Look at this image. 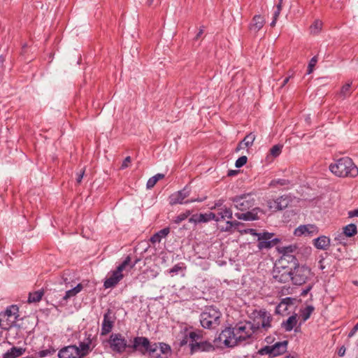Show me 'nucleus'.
Returning a JSON list of instances; mask_svg holds the SVG:
<instances>
[{"label": "nucleus", "instance_id": "f257e3e1", "mask_svg": "<svg viewBox=\"0 0 358 358\" xmlns=\"http://www.w3.org/2000/svg\"><path fill=\"white\" fill-rule=\"evenodd\" d=\"M259 331V324L257 326L250 322H239L234 327H226L219 335V340L227 347H234L242 341L253 338V335Z\"/></svg>", "mask_w": 358, "mask_h": 358}, {"label": "nucleus", "instance_id": "f03ea898", "mask_svg": "<svg viewBox=\"0 0 358 358\" xmlns=\"http://www.w3.org/2000/svg\"><path fill=\"white\" fill-rule=\"evenodd\" d=\"M329 170L340 178H355L358 176V168L348 157H341L329 165Z\"/></svg>", "mask_w": 358, "mask_h": 358}, {"label": "nucleus", "instance_id": "7ed1b4c3", "mask_svg": "<svg viewBox=\"0 0 358 358\" xmlns=\"http://www.w3.org/2000/svg\"><path fill=\"white\" fill-rule=\"evenodd\" d=\"M221 312L213 306L206 307L200 315V322L205 329H213L220 323Z\"/></svg>", "mask_w": 358, "mask_h": 358}, {"label": "nucleus", "instance_id": "20e7f679", "mask_svg": "<svg viewBox=\"0 0 358 358\" xmlns=\"http://www.w3.org/2000/svg\"><path fill=\"white\" fill-rule=\"evenodd\" d=\"M130 350L129 352H138L141 355L145 356L150 352L151 355L154 354L155 350V345H152L149 339L144 336H136L133 338V341L130 340Z\"/></svg>", "mask_w": 358, "mask_h": 358}, {"label": "nucleus", "instance_id": "39448f33", "mask_svg": "<svg viewBox=\"0 0 358 358\" xmlns=\"http://www.w3.org/2000/svg\"><path fill=\"white\" fill-rule=\"evenodd\" d=\"M106 342L110 350L117 354H122L127 350L128 351L130 350V343H129L126 338L120 333H112Z\"/></svg>", "mask_w": 358, "mask_h": 358}, {"label": "nucleus", "instance_id": "423d86ee", "mask_svg": "<svg viewBox=\"0 0 358 358\" xmlns=\"http://www.w3.org/2000/svg\"><path fill=\"white\" fill-rule=\"evenodd\" d=\"M313 275L310 268L304 265L296 264L294 269H291L292 282L296 285L305 284Z\"/></svg>", "mask_w": 358, "mask_h": 358}, {"label": "nucleus", "instance_id": "0eeeda50", "mask_svg": "<svg viewBox=\"0 0 358 358\" xmlns=\"http://www.w3.org/2000/svg\"><path fill=\"white\" fill-rule=\"evenodd\" d=\"M130 261V256L128 255L123 262L111 272L110 275L107 278L103 283L105 288H113L124 278L123 271L127 270V265Z\"/></svg>", "mask_w": 358, "mask_h": 358}, {"label": "nucleus", "instance_id": "6e6552de", "mask_svg": "<svg viewBox=\"0 0 358 358\" xmlns=\"http://www.w3.org/2000/svg\"><path fill=\"white\" fill-rule=\"evenodd\" d=\"M19 309L15 305L8 307L3 312L0 313V327L3 329L11 328L16 322Z\"/></svg>", "mask_w": 358, "mask_h": 358}, {"label": "nucleus", "instance_id": "1a4fd4ad", "mask_svg": "<svg viewBox=\"0 0 358 358\" xmlns=\"http://www.w3.org/2000/svg\"><path fill=\"white\" fill-rule=\"evenodd\" d=\"M236 208L241 211H247L255 206L256 199L254 193L243 194L231 199Z\"/></svg>", "mask_w": 358, "mask_h": 358}, {"label": "nucleus", "instance_id": "9d476101", "mask_svg": "<svg viewBox=\"0 0 358 358\" xmlns=\"http://www.w3.org/2000/svg\"><path fill=\"white\" fill-rule=\"evenodd\" d=\"M190 194V190L187 186L185 187L182 190L178 191L170 195L169 197V204L171 206L176 204L189 203L194 201H202V199H191L186 200L185 199L188 197Z\"/></svg>", "mask_w": 358, "mask_h": 358}, {"label": "nucleus", "instance_id": "9b49d317", "mask_svg": "<svg viewBox=\"0 0 358 358\" xmlns=\"http://www.w3.org/2000/svg\"><path fill=\"white\" fill-rule=\"evenodd\" d=\"M273 236L274 234L273 233L268 232L258 234V248L259 250L270 249L280 243V240L278 238H273Z\"/></svg>", "mask_w": 358, "mask_h": 358}, {"label": "nucleus", "instance_id": "f8f14e48", "mask_svg": "<svg viewBox=\"0 0 358 358\" xmlns=\"http://www.w3.org/2000/svg\"><path fill=\"white\" fill-rule=\"evenodd\" d=\"M115 321V317L111 309L108 308L103 315L101 324V335L106 336L113 329Z\"/></svg>", "mask_w": 358, "mask_h": 358}, {"label": "nucleus", "instance_id": "ddd939ff", "mask_svg": "<svg viewBox=\"0 0 358 358\" xmlns=\"http://www.w3.org/2000/svg\"><path fill=\"white\" fill-rule=\"evenodd\" d=\"M290 196L287 195H283L278 197L276 199L269 200L267 202L268 208L276 212L278 210H282L286 208L289 203L291 202Z\"/></svg>", "mask_w": 358, "mask_h": 358}, {"label": "nucleus", "instance_id": "4468645a", "mask_svg": "<svg viewBox=\"0 0 358 358\" xmlns=\"http://www.w3.org/2000/svg\"><path fill=\"white\" fill-rule=\"evenodd\" d=\"M152 345H155V350L154 354L151 355L150 352H148L149 358H169L171 355V348L169 345L165 343H152Z\"/></svg>", "mask_w": 358, "mask_h": 358}, {"label": "nucleus", "instance_id": "2eb2a0df", "mask_svg": "<svg viewBox=\"0 0 358 358\" xmlns=\"http://www.w3.org/2000/svg\"><path fill=\"white\" fill-rule=\"evenodd\" d=\"M59 358H83L85 353H82L76 345H69L62 348L58 352Z\"/></svg>", "mask_w": 358, "mask_h": 358}, {"label": "nucleus", "instance_id": "dca6fc26", "mask_svg": "<svg viewBox=\"0 0 358 358\" xmlns=\"http://www.w3.org/2000/svg\"><path fill=\"white\" fill-rule=\"evenodd\" d=\"M273 278L275 282L285 283L292 280L291 270L285 267H275L272 272Z\"/></svg>", "mask_w": 358, "mask_h": 358}, {"label": "nucleus", "instance_id": "f3484780", "mask_svg": "<svg viewBox=\"0 0 358 358\" xmlns=\"http://www.w3.org/2000/svg\"><path fill=\"white\" fill-rule=\"evenodd\" d=\"M215 219V213L210 212L208 213H196L189 218V222L195 224L199 223H206Z\"/></svg>", "mask_w": 358, "mask_h": 358}, {"label": "nucleus", "instance_id": "a211bd4d", "mask_svg": "<svg viewBox=\"0 0 358 358\" xmlns=\"http://www.w3.org/2000/svg\"><path fill=\"white\" fill-rule=\"evenodd\" d=\"M189 346L192 354L196 351H214L215 349L214 345L208 341L189 343Z\"/></svg>", "mask_w": 358, "mask_h": 358}, {"label": "nucleus", "instance_id": "6ab92c4d", "mask_svg": "<svg viewBox=\"0 0 358 358\" xmlns=\"http://www.w3.org/2000/svg\"><path fill=\"white\" fill-rule=\"evenodd\" d=\"M265 19L261 15H255L248 27L251 34H256L264 25Z\"/></svg>", "mask_w": 358, "mask_h": 358}, {"label": "nucleus", "instance_id": "aec40b11", "mask_svg": "<svg viewBox=\"0 0 358 358\" xmlns=\"http://www.w3.org/2000/svg\"><path fill=\"white\" fill-rule=\"evenodd\" d=\"M261 209L258 207L253 208L250 210H248L245 211V213H235V216L238 220H243L246 221H250V220H257L259 219L258 213L261 212Z\"/></svg>", "mask_w": 358, "mask_h": 358}, {"label": "nucleus", "instance_id": "412c9836", "mask_svg": "<svg viewBox=\"0 0 358 358\" xmlns=\"http://www.w3.org/2000/svg\"><path fill=\"white\" fill-rule=\"evenodd\" d=\"M287 341H283L271 345V358L284 354L287 351Z\"/></svg>", "mask_w": 358, "mask_h": 358}, {"label": "nucleus", "instance_id": "4be33fe9", "mask_svg": "<svg viewBox=\"0 0 358 358\" xmlns=\"http://www.w3.org/2000/svg\"><path fill=\"white\" fill-rule=\"evenodd\" d=\"M317 231V227L313 224L300 225L294 231L296 236H301L302 235L310 236L314 232Z\"/></svg>", "mask_w": 358, "mask_h": 358}, {"label": "nucleus", "instance_id": "5701e85b", "mask_svg": "<svg viewBox=\"0 0 358 358\" xmlns=\"http://www.w3.org/2000/svg\"><path fill=\"white\" fill-rule=\"evenodd\" d=\"M296 247L295 245H288L278 248L280 253L282 254L285 259H287L288 262L294 261V264L297 262L296 258L292 254L296 250Z\"/></svg>", "mask_w": 358, "mask_h": 358}, {"label": "nucleus", "instance_id": "b1692460", "mask_svg": "<svg viewBox=\"0 0 358 358\" xmlns=\"http://www.w3.org/2000/svg\"><path fill=\"white\" fill-rule=\"evenodd\" d=\"M260 317L262 319V322H257L255 324L257 326L258 324H259V329L261 328L267 330L271 327V322L273 320L271 315L268 313L266 311H260Z\"/></svg>", "mask_w": 358, "mask_h": 358}, {"label": "nucleus", "instance_id": "393cba45", "mask_svg": "<svg viewBox=\"0 0 358 358\" xmlns=\"http://www.w3.org/2000/svg\"><path fill=\"white\" fill-rule=\"evenodd\" d=\"M25 350V348L13 347L3 354V358H17L22 356Z\"/></svg>", "mask_w": 358, "mask_h": 358}, {"label": "nucleus", "instance_id": "a878e982", "mask_svg": "<svg viewBox=\"0 0 358 358\" xmlns=\"http://www.w3.org/2000/svg\"><path fill=\"white\" fill-rule=\"evenodd\" d=\"M297 324V315L294 314L290 316L286 321H283L281 324L282 329L285 331H291Z\"/></svg>", "mask_w": 358, "mask_h": 358}, {"label": "nucleus", "instance_id": "bb28decb", "mask_svg": "<svg viewBox=\"0 0 358 358\" xmlns=\"http://www.w3.org/2000/svg\"><path fill=\"white\" fill-rule=\"evenodd\" d=\"M232 215L231 209L224 206L220 209V211L217 215L215 214V219H213V220L219 222L224 220L226 217L228 219H232Z\"/></svg>", "mask_w": 358, "mask_h": 358}, {"label": "nucleus", "instance_id": "cd10ccee", "mask_svg": "<svg viewBox=\"0 0 358 358\" xmlns=\"http://www.w3.org/2000/svg\"><path fill=\"white\" fill-rule=\"evenodd\" d=\"M330 245V238L325 236H322L315 239V246L317 249L320 250H327Z\"/></svg>", "mask_w": 358, "mask_h": 358}, {"label": "nucleus", "instance_id": "c85d7f7f", "mask_svg": "<svg viewBox=\"0 0 358 358\" xmlns=\"http://www.w3.org/2000/svg\"><path fill=\"white\" fill-rule=\"evenodd\" d=\"M170 232V229L169 227H165L158 232L155 233L150 238V242L152 243H160L162 238H165Z\"/></svg>", "mask_w": 358, "mask_h": 358}, {"label": "nucleus", "instance_id": "c756f323", "mask_svg": "<svg viewBox=\"0 0 358 358\" xmlns=\"http://www.w3.org/2000/svg\"><path fill=\"white\" fill-rule=\"evenodd\" d=\"M241 225H243V224L238 221H227L226 222V226L223 227L221 230L223 231H229L232 232L234 230L237 229L238 227Z\"/></svg>", "mask_w": 358, "mask_h": 358}, {"label": "nucleus", "instance_id": "7c9ffc66", "mask_svg": "<svg viewBox=\"0 0 358 358\" xmlns=\"http://www.w3.org/2000/svg\"><path fill=\"white\" fill-rule=\"evenodd\" d=\"M44 294V292L43 290H38L32 293H29L28 302L29 303H36L41 300L42 296Z\"/></svg>", "mask_w": 358, "mask_h": 358}, {"label": "nucleus", "instance_id": "2f4dec72", "mask_svg": "<svg viewBox=\"0 0 358 358\" xmlns=\"http://www.w3.org/2000/svg\"><path fill=\"white\" fill-rule=\"evenodd\" d=\"M357 233V226L355 224H350L343 228V234L347 237H352Z\"/></svg>", "mask_w": 358, "mask_h": 358}, {"label": "nucleus", "instance_id": "473e14b6", "mask_svg": "<svg viewBox=\"0 0 358 358\" xmlns=\"http://www.w3.org/2000/svg\"><path fill=\"white\" fill-rule=\"evenodd\" d=\"M290 184L291 181L287 179L278 178L272 180L269 183V186L271 187H276L278 186H287Z\"/></svg>", "mask_w": 358, "mask_h": 358}, {"label": "nucleus", "instance_id": "72a5a7b5", "mask_svg": "<svg viewBox=\"0 0 358 358\" xmlns=\"http://www.w3.org/2000/svg\"><path fill=\"white\" fill-rule=\"evenodd\" d=\"M352 82L347 83L341 89L340 96L343 98L348 97L352 94Z\"/></svg>", "mask_w": 358, "mask_h": 358}, {"label": "nucleus", "instance_id": "f704fd0d", "mask_svg": "<svg viewBox=\"0 0 358 358\" xmlns=\"http://www.w3.org/2000/svg\"><path fill=\"white\" fill-rule=\"evenodd\" d=\"M314 310L313 306H307L304 309L301 310V317L303 322L309 319Z\"/></svg>", "mask_w": 358, "mask_h": 358}, {"label": "nucleus", "instance_id": "c9c22d12", "mask_svg": "<svg viewBox=\"0 0 358 358\" xmlns=\"http://www.w3.org/2000/svg\"><path fill=\"white\" fill-rule=\"evenodd\" d=\"M190 215H191V211L187 210L185 212L182 213L180 215H178V216L175 217L173 219V222H174L175 224H179L182 221H184L187 217H189L190 216Z\"/></svg>", "mask_w": 358, "mask_h": 358}, {"label": "nucleus", "instance_id": "e433bc0d", "mask_svg": "<svg viewBox=\"0 0 358 358\" xmlns=\"http://www.w3.org/2000/svg\"><path fill=\"white\" fill-rule=\"evenodd\" d=\"M255 138L256 136L252 132L246 135L242 141L244 143V146L245 148L251 147L253 145Z\"/></svg>", "mask_w": 358, "mask_h": 358}, {"label": "nucleus", "instance_id": "4c0bfd02", "mask_svg": "<svg viewBox=\"0 0 358 358\" xmlns=\"http://www.w3.org/2000/svg\"><path fill=\"white\" fill-rule=\"evenodd\" d=\"M282 147L283 146L280 144H277V145H273L270 149V151H269L270 155H272L273 157H278L280 155V153L282 152Z\"/></svg>", "mask_w": 358, "mask_h": 358}, {"label": "nucleus", "instance_id": "58836bf2", "mask_svg": "<svg viewBox=\"0 0 358 358\" xmlns=\"http://www.w3.org/2000/svg\"><path fill=\"white\" fill-rule=\"evenodd\" d=\"M288 310V307L282 301L276 306L275 313L279 315H283Z\"/></svg>", "mask_w": 358, "mask_h": 358}, {"label": "nucleus", "instance_id": "ea45409f", "mask_svg": "<svg viewBox=\"0 0 358 358\" xmlns=\"http://www.w3.org/2000/svg\"><path fill=\"white\" fill-rule=\"evenodd\" d=\"M257 354L260 355H268L269 357L271 358V346L266 345L264 346V348H262L260 350H258Z\"/></svg>", "mask_w": 358, "mask_h": 358}, {"label": "nucleus", "instance_id": "a19ab883", "mask_svg": "<svg viewBox=\"0 0 358 358\" xmlns=\"http://www.w3.org/2000/svg\"><path fill=\"white\" fill-rule=\"evenodd\" d=\"M248 162V157L246 156L240 157L235 163L236 168H241L243 166Z\"/></svg>", "mask_w": 358, "mask_h": 358}, {"label": "nucleus", "instance_id": "79ce46f5", "mask_svg": "<svg viewBox=\"0 0 358 358\" xmlns=\"http://www.w3.org/2000/svg\"><path fill=\"white\" fill-rule=\"evenodd\" d=\"M90 342L91 341H89L87 343L80 342V346L78 348L82 353H85V356L87 355L89 350Z\"/></svg>", "mask_w": 358, "mask_h": 358}, {"label": "nucleus", "instance_id": "37998d69", "mask_svg": "<svg viewBox=\"0 0 358 358\" xmlns=\"http://www.w3.org/2000/svg\"><path fill=\"white\" fill-rule=\"evenodd\" d=\"M183 269V267L180 265V264H176L173 268L169 269V273L173 276L177 275L180 271Z\"/></svg>", "mask_w": 358, "mask_h": 358}, {"label": "nucleus", "instance_id": "c03bdc74", "mask_svg": "<svg viewBox=\"0 0 358 358\" xmlns=\"http://www.w3.org/2000/svg\"><path fill=\"white\" fill-rule=\"evenodd\" d=\"M282 0H279V3L276 5L275 10H274L273 16L275 19H278L280 15V13L282 10Z\"/></svg>", "mask_w": 358, "mask_h": 358}, {"label": "nucleus", "instance_id": "a18cd8bd", "mask_svg": "<svg viewBox=\"0 0 358 358\" xmlns=\"http://www.w3.org/2000/svg\"><path fill=\"white\" fill-rule=\"evenodd\" d=\"M188 338H190V343H195L201 338V336L195 331H191L188 333Z\"/></svg>", "mask_w": 358, "mask_h": 358}, {"label": "nucleus", "instance_id": "49530a36", "mask_svg": "<svg viewBox=\"0 0 358 358\" xmlns=\"http://www.w3.org/2000/svg\"><path fill=\"white\" fill-rule=\"evenodd\" d=\"M317 57H313L309 64H308V70H307V73L308 74H310L313 72V68L314 66H315L316 63H317Z\"/></svg>", "mask_w": 358, "mask_h": 358}, {"label": "nucleus", "instance_id": "de8ad7c7", "mask_svg": "<svg viewBox=\"0 0 358 358\" xmlns=\"http://www.w3.org/2000/svg\"><path fill=\"white\" fill-rule=\"evenodd\" d=\"M281 301L282 303H284L285 305H287V307H289L290 306H293L294 305V302L296 301V299L287 296V297H285V298L282 299L281 300Z\"/></svg>", "mask_w": 358, "mask_h": 358}, {"label": "nucleus", "instance_id": "09e8293b", "mask_svg": "<svg viewBox=\"0 0 358 358\" xmlns=\"http://www.w3.org/2000/svg\"><path fill=\"white\" fill-rule=\"evenodd\" d=\"M157 181H158V178H155L154 176L151 177L150 178H149V180L147 182V184H146L147 188L148 189L152 188L156 185Z\"/></svg>", "mask_w": 358, "mask_h": 358}, {"label": "nucleus", "instance_id": "8fccbe9b", "mask_svg": "<svg viewBox=\"0 0 358 358\" xmlns=\"http://www.w3.org/2000/svg\"><path fill=\"white\" fill-rule=\"evenodd\" d=\"M76 294H77V293L76 292V291L73 288V289H69V290L66 292L65 295L63 296V299L64 300H67V299H70L71 297H73V296H76Z\"/></svg>", "mask_w": 358, "mask_h": 358}, {"label": "nucleus", "instance_id": "3c124183", "mask_svg": "<svg viewBox=\"0 0 358 358\" xmlns=\"http://www.w3.org/2000/svg\"><path fill=\"white\" fill-rule=\"evenodd\" d=\"M190 341V338H188V334H185L183 335L182 338L180 339L179 345L182 347L187 344L188 342Z\"/></svg>", "mask_w": 358, "mask_h": 358}, {"label": "nucleus", "instance_id": "603ef678", "mask_svg": "<svg viewBox=\"0 0 358 358\" xmlns=\"http://www.w3.org/2000/svg\"><path fill=\"white\" fill-rule=\"evenodd\" d=\"M55 352L54 350H43L38 352V356L40 357H45L48 355H52Z\"/></svg>", "mask_w": 358, "mask_h": 358}, {"label": "nucleus", "instance_id": "864d4df0", "mask_svg": "<svg viewBox=\"0 0 358 358\" xmlns=\"http://www.w3.org/2000/svg\"><path fill=\"white\" fill-rule=\"evenodd\" d=\"M312 29H315V31L317 32L319 30L322 28V22L317 20L314 22V24L310 27Z\"/></svg>", "mask_w": 358, "mask_h": 358}, {"label": "nucleus", "instance_id": "5fc2aeb1", "mask_svg": "<svg viewBox=\"0 0 358 358\" xmlns=\"http://www.w3.org/2000/svg\"><path fill=\"white\" fill-rule=\"evenodd\" d=\"M131 163V157L129 156L127 157L123 161L121 169H124L129 166V164Z\"/></svg>", "mask_w": 358, "mask_h": 358}, {"label": "nucleus", "instance_id": "6e6d98bb", "mask_svg": "<svg viewBox=\"0 0 358 358\" xmlns=\"http://www.w3.org/2000/svg\"><path fill=\"white\" fill-rule=\"evenodd\" d=\"M161 3V0H147L146 5L148 6H155Z\"/></svg>", "mask_w": 358, "mask_h": 358}, {"label": "nucleus", "instance_id": "4d7b16f0", "mask_svg": "<svg viewBox=\"0 0 358 358\" xmlns=\"http://www.w3.org/2000/svg\"><path fill=\"white\" fill-rule=\"evenodd\" d=\"M139 259H136L134 262H131V258L130 257V261L129 262V264L127 265V269L129 271V270H131V268H133L136 264L138 262Z\"/></svg>", "mask_w": 358, "mask_h": 358}, {"label": "nucleus", "instance_id": "13d9d810", "mask_svg": "<svg viewBox=\"0 0 358 358\" xmlns=\"http://www.w3.org/2000/svg\"><path fill=\"white\" fill-rule=\"evenodd\" d=\"M358 331V322L354 326L351 331L348 334V337L351 338L354 336L356 332Z\"/></svg>", "mask_w": 358, "mask_h": 358}, {"label": "nucleus", "instance_id": "bf43d9fd", "mask_svg": "<svg viewBox=\"0 0 358 358\" xmlns=\"http://www.w3.org/2000/svg\"><path fill=\"white\" fill-rule=\"evenodd\" d=\"M85 170H81L80 172L77 174L76 182L78 184H80L81 182Z\"/></svg>", "mask_w": 358, "mask_h": 358}, {"label": "nucleus", "instance_id": "052dcab7", "mask_svg": "<svg viewBox=\"0 0 358 358\" xmlns=\"http://www.w3.org/2000/svg\"><path fill=\"white\" fill-rule=\"evenodd\" d=\"M349 217H358V208L348 212Z\"/></svg>", "mask_w": 358, "mask_h": 358}, {"label": "nucleus", "instance_id": "680f3d73", "mask_svg": "<svg viewBox=\"0 0 358 358\" xmlns=\"http://www.w3.org/2000/svg\"><path fill=\"white\" fill-rule=\"evenodd\" d=\"M313 288V285H309L306 289H303L301 294V296H305L310 291V289Z\"/></svg>", "mask_w": 358, "mask_h": 358}, {"label": "nucleus", "instance_id": "e2e57ef3", "mask_svg": "<svg viewBox=\"0 0 358 358\" xmlns=\"http://www.w3.org/2000/svg\"><path fill=\"white\" fill-rule=\"evenodd\" d=\"M345 348L344 346H341L338 351V355L340 357H343L345 355Z\"/></svg>", "mask_w": 358, "mask_h": 358}, {"label": "nucleus", "instance_id": "0e129e2a", "mask_svg": "<svg viewBox=\"0 0 358 358\" xmlns=\"http://www.w3.org/2000/svg\"><path fill=\"white\" fill-rule=\"evenodd\" d=\"M83 286L82 285V284L79 283L73 289L76 291V292L78 294L83 289Z\"/></svg>", "mask_w": 358, "mask_h": 358}, {"label": "nucleus", "instance_id": "69168bd1", "mask_svg": "<svg viewBox=\"0 0 358 358\" xmlns=\"http://www.w3.org/2000/svg\"><path fill=\"white\" fill-rule=\"evenodd\" d=\"M238 173V171H237V170H229L228 171L227 176H234L237 175Z\"/></svg>", "mask_w": 358, "mask_h": 358}, {"label": "nucleus", "instance_id": "338daca9", "mask_svg": "<svg viewBox=\"0 0 358 358\" xmlns=\"http://www.w3.org/2000/svg\"><path fill=\"white\" fill-rule=\"evenodd\" d=\"M203 33V27L200 28L199 32L197 33V34L195 36V40H198L200 38V36L202 35Z\"/></svg>", "mask_w": 358, "mask_h": 358}, {"label": "nucleus", "instance_id": "774afa93", "mask_svg": "<svg viewBox=\"0 0 358 358\" xmlns=\"http://www.w3.org/2000/svg\"><path fill=\"white\" fill-rule=\"evenodd\" d=\"M244 148H245V146H244V143H243V142L241 141L238 143V146H237V148H236V152H238V151H239L240 150L243 149Z\"/></svg>", "mask_w": 358, "mask_h": 358}]
</instances>
